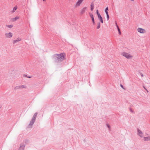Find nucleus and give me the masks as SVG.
<instances>
[{
  "mask_svg": "<svg viewBox=\"0 0 150 150\" xmlns=\"http://www.w3.org/2000/svg\"><path fill=\"white\" fill-rule=\"evenodd\" d=\"M64 54L62 53L55 54L54 59V62L56 63L61 62L64 59Z\"/></svg>",
  "mask_w": 150,
  "mask_h": 150,
  "instance_id": "nucleus-1",
  "label": "nucleus"
},
{
  "mask_svg": "<svg viewBox=\"0 0 150 150\" xmlns=\"http://www.w3.org/2000/svg\"><path fill=\"white\" fill-rule=\"evenodd\" d=\"M121 54L128 59H132L133 57V56L132 54L125 52H122Z\"/></svg>",
  "mask_w": 150,
  "mask_h": 150,
  "instance_id": "nucleus-2",
  "label": "nucleus"
},
{
  "mask_svg": "<svg viewBox=\"0 0 150 150\" xmlns=\"http://www.w3.org/2000/svg\"><path fill=\"white\" fill-rule=\"evenodd\" d=\"M137 31L139 33L144 34L146 32V31L144 29L139 28L137 29Z\"/></svg>",
  "mask_w": 150,
  "mask_h": 150,
  "instance_id": "nucleus-3",
  "label": "nucleus"
},
{
  "mask_svg": "<svg viewBox=\"0 0 150 150\" xmlns=\"http://www.w3.org/2000/svg\"><path fill=\"white\" fill-rule=\"evenodd\" d=\"M84 0H78L76 3L75 6L78 7L82 4Z\"/></svg>",
  "mask_w": 150,
  "mask_h": 150,
  "instance_id": "nucleus-4",
  "label": "nucleus"
},
{
  "mask_svg": "<svg viewBox=\"0 0 150 150\" xmlns=\"http://www.w3.org/2000/svg\"><path fill=\"white\" fill-rule=\"evenodd\" d=\"M5 36L7 38H11L13 36V34L9 32L5 34Z\"/></svg>",
  "mask_w": 150,
  "mask_h": 150,
  "instance_id": "nucleus-5",
  "label": "nucleus"
},
{
  "mask_svg": "<svg viewBox=\"0 0 150 150\" xmlns=\"http://www.w3.org/2000/svg\"><path fill=\"white\" fill-rule=\"evenodd\" d=\"M137 134L139 135L140 137H143V134L142 132L139 130V129H137Z\"/></svg>",
  "mask_w": 150,
  "mask_h": 150,
  "instance_id": "nucleus-6",
  "label": "nucleus"
},
{
  "mask_svg": "<svg viewBox=\"0 0 150 150\" xmlns=\"http://www.w3.org/2000/svg\"><path fill=\"white\" fill-rule=\"evenodd\" d=\"M87 9L86 7H83L80 11V13L81 15L83 14Z\"/></svg>",
  "mask_w": 150,
  "mask_h": 150,
  "instance_id": "nucleus-7",
  "label": "nucleus"
},
{
  "mask_svg": "<svg viewBox=\"0 0 150 150\" xmlns=\"http://www.w3.org/2000/svg\"><path fill=\"white\" fill-rule=\"evenodd\" d=\"M26 88V86L23 85H21L20 86H17L15 87V88L16 89H19V88Z\"/></svg>",
  "mask_w": 150,
  "mask_h": 150,
  "instance_id": "nucleus-8",
  "label": "nucleus"
},
{
  "mask_svg": "<svg viewBox=\"0 0 150 150\" xmlns=\"http://www.w3.org/2000/svg\"><path fill=\"white\" fill-rule=\"evenodd\" d=\"M143 140L144 141H149L150 140V136H147L144 137L143 139Z\"/></svg>",
  "mask_w": 150,
  "mask_h": 150,
  "instance_id": "nucleus-9",
  "label": "nucleus"
},
{
  "mask_svg": "<svg viewBox=\"0 0 150 150\" xmlns=\"http://www.w3.org/2000/svg\"><path fill=\"white\" fill-rule=\"evenodd\" d=\"M89 15L90 16L91 18L93 23L94 24H95V21H94V17H93V14L91 13H89Z\"/></svg>",
  "mask_w": 150,
  "mask_h": 150,
  "instance_id": "nucleus-10",
  "label": "nucleus"
},
{
  "mask_svg": "<svg viewBox=\"0 0 150 150\" xmlns=\"http://www.w3.org/2000/svg\"><path fill=\"white\" fill-rule=\"evenodd\" d=\"M20 18V17L18 16H16L14 18H12L11 19V21L13 22H14L16 21V20L19 19Z\"/></svg>",
  "mask_w": 150,
  "mask_h": 150,
  "instance_id": "nucleus-11",
  "label": "nucleus"
},
{
  "mask_svg": "<svg viewBox=\"0 0 150 150\" xmlns=\"http://www.w3.org/2000/svg\"><path fill=\"white\" fill-rule=\"evenodd\" d=\"M21 39L20 38H18L16 40H14L13 41V43H16L17 42L21 41Z\"/></svg>",
  "mask_w": 150,
  "mask_h": 150,
  "instance_id": "nucleus-12",
  "label": "nucleus"
},
{
  "mask_svg": "<svg viewBox=\"0 0 150 150\" xmlns=\"http://www.w3.org/2000/svg\"><path fill=\"white\" fill-rule=\"evenodd\" d=\"M35 120H34V121H33V118L32 119L29 125V126H30V127L34 123Z\"/></svg>",
  "mask_w": 150,
  "mask_h": 150,
  "instance_id": "nucleus-13",
  "label": "nucleus"
},
{
  "mask_svg": "<svg viewBox=\"0 0 150 150\" xmlns=\"http://www.w3.org/2000/svg\"><path fill=\"white\" fill-rule=\"evenodd\" d=\"M37 113H35V114L34 115V116H33V117L32 118H33V121H34V120H35V119H36V117L37 115Z\"/></svg>",
  "mask_w": 150,
  "mask_h": 150,
  "instance_id": "nucleus-14",
  "label": "nucleus"
},
{
  "mask_svg": "<svg viewBox=\"0 0 150 150\" xmlns=\"http://www.w3.org/2000/svg\"><path fill=\"white\" fill-rule=\"evenodd\" d=\"M24 146H20L18 150H24Z\"/></svg>",
  "mask_w": 150,
  "mask_h": 150,
  "instance_id": "nucleus-15",
  "label": "nucleus"
},
{
  "mask_svg": "<svg viewBox=\"0 0 150 150\" xmlns=\"http://www.w3.org/2000/svg\"><path fill=\"white\" fill-rule=\"evenodd\" d=\"M98 19H99V20H100V22L102 23H103V18L102 17L101 18H98Z\"/></svg>",
  "mask_w": 150,
  "mask_h": 150,
  "instance_id": "nucleus-16",
  "label": "nucleus"
},
{
  "mask_svg": "<svg viewBox=\"0 0 150 150\" xmlns=\"http://www.w3.org/2000/svg\"><path fill=\"white\" fill-rule=\"evenodd\" d=\"M17 9V6H15L13 8V12H14Z\"/></svg>",
  "mask_w": 150,
  "mask_h": 150,
  "instance_id": "nucleus-17",
  "label": "nucleus"
},
{
  "mask_svg": "<svg viewBox=\"0 0 150 150\" xmlns=\"http://www.w3.org/2000/svg\"><path fill=\"white\" fill-rule=\"evenodd\" d=\"M97 28L99 29L100 27V23H97Z\"/></svg>",
  "mask_w": 150,
  "mask_h": 150,
  "instance_id": "nucleus-18",
  "label": "nucleus"
},
{
  "mask_svg": "<svg viewBox=\"0 0 150 150\" xmlns=\"http://www.w3.org/2000/svg\"><path fill=\"white\" fill-rule=\"evenodd\" d=\"M6 26L8 28H11L13 27V25H7Z\"/></svg>",
  "mask_w": 150,
  "mask_h": 150,
  "instance_id": "nucleus-19",
  "label": "nucleus"
},
{
  "mask_svg": "<svg viewBox=\"0 0 150 150\" xmlns=\"http://www.w3.org/2000/svg\"><path fill=\"white\" fill-rule=\"evenodd\" d=\"M108 10V7H107L105 9V12L106 14H108V12L107 11Z\"/></svg>",
  "mask_w": 150,
  "mask_h": 150,
  "instance_id": "nucleus-20",
  "label": "nucleus"
},
{
  "mask_svg": "<svg viewBox=\"0 0 150 150\" xmlns=\"http://www.w3.org/2000/svg\"><path fill=\"white\" fill-rule=\"evenodd\" d=\"M116 26L117 28V29L119 31V33H120V29L118 27V26L117 25V23H116Z\"/></svg>",
  "mask_w": 150,
  "mask_h": 150,
  "instance_id": "nucleus-21",
  "label": "nucleus"
},
{
  "mask_svg": "<svg viewBox=\"0 0 150 150\" xmlns=\"http://www.w3.org/2000/svg\"><path fill=\"white\" fill-rule=\"evenodd\" d=\"M107 15V21H108L109 18V16L108 15V14H106Z\"/></svg>",
  "mask_w": 150,
  "mask_h": 150,
  "instance_id": "nucleus-22",
  "label": "nucleus"
},
{
  "mask_svg": "<svg viewBox=\"0 0 150 150\" xmlns=\"http://www.w3.org/2000/svg\"><path fill=\"white\" fill-rule=\"evenodd\" d=\"M98 18H101V16L100 14H98Z\"/></svg>",
  "mask_w": 150,
  "mask_h": 150,
  "instance_id": "nucleus-23",
  "label": "nucleus"
},
{
  "mask_svg": "<svg viewBox=\"0 0 150 150\" xmlns=\"http://www.w3.org/2000/svg\"><path fill=\"white\" fill-rule=\"evenodd\" d=\"M94 5L93 4V3H92L91 5V7H94Z\"/></svg>",
  "mask_w": 150,
  "mask_h": 150,
  "instance_id": "nucleus-24",
  "label": "nucleus"
},
{
  "mask_svg": "<svg viewBox=\"0 0 150 150\" xmlns=\"http://www.w3.org/2000/svg\"><path fill=\"white\" fill-rule=\"evenodd\" d=\"M91 7V11H92L94 9V7Z\"/></svg>",
  "mask_w": 150,
  "mask_h": 150,
  "instance_id": "nucleus-25",
  "label": "nucleus"
},
{
  "mask_svg": "<svg viewBox=\"0 0 150 150\" xmlns=\"http://www.w3.org/2000/svg\"><path fill=\"white\" fill-rule=\"evenodd\" d=\"M96 12H97V15H98V14H100V13H98V10H97V11H96Z\"/></svg>",
  "mask_w": 150,
  "mask_h": 150,
  "instance_id": "nucleus-26",
  "label": "nucleus"
},
{
  "mask_svg": "<svg viewBox=\"0 0 150 150\" xmlns=\"http://www.w3.org/2000/svg\"><path fill=\"white\" fill-rule=\"evenodd\" d=\"M120 86H121V87L122 88H123V86H122V85H120Z\"/></svg>",
  "mask_w": 150,
  "mask_h": 150,
  "instance_id": "nucleus-27",
  "label": "nucleus"
},
{
  "mask_svg": "<svg viewBox=\"0 0 150 150\" xmlns=\"http://www.w3.org/2000/svg\"><path fill=\"white\" fill-rule=\"evenodd\" d=\"M144 87V89H145L148 92V91H147V90Z\"/></svg>",
  "mask_w": 150,
  "mask_h": 150,
  "instance_id": "nucleus-28",
  "label": "nucleus"
},
{
  "mask_svg": "<svg viewBox=\"0 0 150 150\" xmlns=\"http://www.w3.org/2000/svg\"><path fill=\"white\" fill-rule=\"evenodd\" d=\"M45 0H43V1H45Z\"/></svg>",
  "mask_w": 150,
  "mask_h": 150,
  "instance_id": "nucleus-29",
  "label": "nucleus"
},
{
  "mask_svg": "<svg viewBox=\"0 0 150 150\" xmlns=\"http://www.w3.org/2000/svg\"><path fill=\"white\" fill-rule=\"evenodd\" d=\"M132 1H133L134 0H131Z\"/></svg>",
  "mask_w": 150,
  "mask_h": 150,
  "instance_id": "nucleus-30",
  "label": "nucleus"
}]
</instances>
